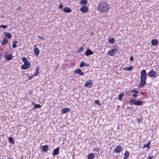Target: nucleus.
<instances>
[{
    "label": "nucleus",
    "mask_w": 159,
    "mask_h": 159,
    "mask_svg": "<svg viewBox=\"0 0 159 159\" xmlns=\"http://www.w3.org/2000/svg\"><path fill=\"white\" fill-rule=\"evenodd\" d=\"M110 9L109 5L104 2H100L97 7V10L99 12L105 13L107 12Z\"/></svg>",
    "instance_id": "obj_1"
},
{
    "label": "nucleus",
    "mask_w": 159,
    "mask_h": 159,
    "mask_svg": "<svg viewBox=\"0 0 159 159\" xmlns=\"http://www.w3.org/2000/svg\"><path fill=\"white\" fill-rule=\"evenodd\" d=\"M140 83L139 86L143 88L146 84L147 73L145 69L141 70L140 73Z\"/></svg>",
    "instance_id": "obj_2"
},
{
    "label": "nucleus",
    "mask_w": 159,
    "mask_h": 159,
    "mask_svg": "<svg viewBox=\"0 0 159 159\" xmlns=\"http://www.w3.org/2000/svg\"><path fill=\"white\" fill-rule=\"evenodd\" d=\"M129 103L132 105L141 106L143 104V102L140 101H137L134 98H131L129 101Z\"/></svg>",
    "instance_id": "obj_3"
},
{
    "label": "nucleus",
    "mask_w": 159,
    "mask_h": 159,
    "mask_svg": "<svg viewBox=\"0 0 159 159\" xmlns=\"http://www.w3.org/2000/svg\"><path fill=\"white\" fill-rule=\"evenodd\" d=\"M147 75L151 78H155L157 76L156 72L152 70H150L148 73Z\"/></svg>",
    "instance_id": "obj_4"
},
{
    "label": "nucleus",
    "mask_w": 159,
    "mask_h": 159,
    "mask_svg": "<svg viewBox=\"0 0 159 159\" xmlns=\"http://www.w3.org/2000/svg\"><path fill=\"white\" fill-rule=\"evenodd\" d=\"M30 63L29 61L25 63L21 66V68L23 70H26L30 67Z\"/></svg>",
    "instance_id": "obj_5"
},
{
    "label": "nucleus",
    "mask_w": 159,
    "mask_h": 159,
    "mask_svg": "<svg viewBox=\"0 0 159 159\" xmlns=\"http://www.w3.org/2000/svg\"><path fill=\"white\" fill-rule=\"evenodd\" d=\"M89 10V7L85 5H83L80 8V11L84 13H86Z\"/></svg>",
    "instance_id": "obj_6"
},
{
    "label": "nucleus",
    "mask_w": 159,
    "mask_h": 159,
    "mask_svg": "<svg viewBox=\"0 0 159 159\" xmlns=\"http://www.w3.org/2000/svg\"><path fill=\"white\" fill-rule=\"evenodd\" d=\"M117 51V49L115 48L114 49H112L110 50L108 52V54L109 55L111 56H113L116 52Z\"/></svg>",
    "instance_id": "obj_7"
},
{
    "label": "nucleus",
    "mask_w": 159,
    "mask_h": 159,
    "mask_svg": "<svg viewBox=\"0 0 159 159\" xmlns=\"http://www.w3.org/2000/svg\"><path fill=\"white\" fill-rule=\"evenodd\" d=\"M122 148L121 146H118L116 147L114 149V152L116 153H119L121 151Z\"/></svg>",
    "instance_id": "obj_8"
},
{
    "label": "nucleus",
    "mask_w": 159,
    "mask_h": 159,
    "mask_svg": "<svg viewBox=\"0 0 159 159\" xmlns=\"http://www.w3.org/2000/svg\"><path fill=\"white\" fill-rule=\"evenodd\" d=\"M93 83L92 81L91 80H89L88 82L85 83L84 84V86L85 87H88L89 85H90L89 87H92V86Z\"/></svg>",
    "instance_id": "obj_9"
},
{
    "label": "nucleus",
    "mask_w": 159,
    "mask_h": 159,
    "mask_svg": "<svg viewBox=\"0 0 159 159\" xmlns=\"http://www.w3.org/2000/svg\"><path fill=\"white\" fill-rule=\"evenodd\" d=\"M75 73L79 74V75L82 76L84 75V73L80 69H78L76 70L75 71Z\"/></svg>",
    "instance_id": "obj_10"
},
{
    "label": "nucleus",
    "mask_w": 159,
    "mask_h": 159,
    "mask_svg": "<svg viewBox=\"0 0 159 159\" xmlns=\"http://www.w3.org/2000/svg\"><path fill=\"white\" fill-rule=\"evenodd\" d=\"M5 58L7 60H11L13 58V56L12 54H9L6 55L5 56Z\"/></svg>",
    "instance_id": "obj_11"
},
{
    "label": "nucleus",
    "mask_w": 159,
    "mask_h": 159,
    "mask_svg": "<svg viewBox=\"0 0 159 159\" xmlns=\"http://www.w3.org/2000/svg\"><path fill=\"white\" fill-rule=\"evenodd\" d=\"M59 147H57L54 150L52 153V154L53 156H54L58 154L59 152Z\"/></svg>",
    "instance_id": "obj_12"
},
{
    "label": "nucleus",
    "mask_w": 159,
    "mask_h": 159,
    "mask_svg": "<svg viewBox=\"0 0 159 159\" xmlns=\"http://www.w3.org/2000/svg\"><path fill=\"white\" fill-rule=\"evenodd\" d=\"M93 52H92L90 49H88L85 52V54L86 56L93 54Z\"/></svg>",
    "instance_id": "obj_13"
},
{
    "label": "nucleus",
    "mask_w": 159,
    "mask_h": 159,
    "mask_svg": "<svg viewBox=\"0 0 159 159\" xmlns=\"http://www.w3.org/2000/svg\"><path fill=\"white\" fill-rule=\"evenodd\" d=\"M129 152L128 151L126 150L124 154V157L123 159H127L129 157Z\"/></svg>",
    "instance_id": "obj_14"
},
{
    "label": "nucleus",
    "mask_w": 159,
    "mask_h": 159,
    "mask_svg": "<svg viewBox=\"0 0 159 159\" xmlns=\"http://www.w3.org/2000/svg\"><path fill=\"white\" fill-rule=\"evenodd\" d=\"M151 44L152 46H156L158 44V41L157 39H153L151 41Z\"/></svg>",
    "instance_id": "obj_15"
},
{
    "label": "nucleus",
    "mask_w": 159,
    "mask_h": 159,
    "mask_svg": "<svg viewBox=\"0 0 159 159\" xmlns=\"http://www.w3.org/2000/svg\"><path fill=\"white\" fill-rule=\"evenodd\" d=\"M63 11L66 13H68L71 12L72 10L67 7H65L63 9Z\"/></svg>",
    "instance_id": "obj_16"
},
{
    "label": "nucleus",
    "mask_w": 159,
    "mask_h": 159,
    "mask_svg": "<svg viewBox=\"0 0 159 159\" xmlns=\"http://www.w3.org/2000/svg\"><path fill=\"white\" fill-rule=\"evenodd\" d=\"M34 52L36 56H38L39 53V51L37 48H35L34 49Z\"/></svg>",
    "instance_id": "obj_17"
},
{
    "label": "nucleus",
    "mask_w": 159,
    "mask_h": 159,
    "mask_svg": "<svg viewBox=\"0 0 159 159\" xmlns=\"http://www.w3.org/2000/svg\"><path fill=\"white\" fill-rule=\"evenodd\" d=\"M94 157V154L92 153L89 154L87 156L88 159H93Z\"/></svg>",
    "instance_id": "obj_18"
},
{
    "label": "nucleus",
    "mask_w": 159,
    "mask_h": 159,
    "mask_svg": "<svg viewBox=\"0 0 159 159\" xmlns=\"http://www.w3.org/2000/svg\"><path fill=\"white\" fill-rule=\"evenodd\" d=\"M48 148V147L47 145H45L42 146V150L44 152H46Z\"/></svg>",
    "instance_id": "obj_19"
},
{
    "label": "nucleus",
    "mask_w": 159,
    "mask_h": 159,
    "mask_svg": "<svg viewBox=\"0 0 159 159\" xmlns=\"http://www.w3.org/2000/svg\"><path fill=\"white\" fill-rule=\"evenodd\" d=\"M5 35L8 39H10L12 37V35L10 33L5 32L4 33Z\"/></svg>",
    "instance_id": "obj_20"
},
{
    "label": "nucleus",
    "mask_w": 159,
    "mask_h": 159,
    "mask_svg": "<svg viewBox=\"0 0 159 159\" xmlns=\"http://www.w3.org/2000/svg\"><path fill=\"white\" fill-rule=\"evenodd\" d=\"M39 73V68L38 67H37L35 69V72L34 74L33 75V76H37Z\"/></svg>",
    "instance_id": "obj_21"
},
{
    "label": "nucleus",
    "mask_w": 159,
    "mask_h": 159,
    "mask_svg": "<svg viewBox=\"0 0 159 159\" xmlns=\"http://www.w3.org/2000/svg\"><path fill=\"white\" fill-rule=\"evenodd\" d=\"M70 110V109L68 108H65L61 109L62 112L63 113H65L68 111H69Z\"/></svg>",
    "instance_id": "obj_22"
},
{
    "label": "nucleus",
    "mask_w": 159,
    "mask_h": 159,
    "mask_svg": "<svg viewBox=\"0 0 159 159\" xmlns=\"http://www.w3.org/2000/svg\"><path fill=\"white\" fill-rule=\"evenodd\" d=\"M88 3V0H81L80 2V3L81 5H86Z\"/></svg>",
    "instance_id": "obj_23"
},
{
    "label": "nucleus",
    "mask_w": 159,
    "mask_h": 159,
    "mask_svg": "<svg viewBox=\"0 0 159 159\" xmlns=\"http://www.w3.org/2000/svg\"><path fill=\"white\" fill-rule=\"evenodd\" d=\"M8 140L9 142L12 144H15V142L14 139L11 137H9L8 138Z\"/></svg>",
    "instance_id": "obj_24"
},
{
    "label": "nucleus",
    "mask_w": 159,
    "mask_h": 159,
    "mask_svg": "<svg viewBox=\"0 0 159 159\" xmlns=\"http://www.w3.org/2000/svg\"><path fill=\"white\" fill-rule=\"evenodd\" d=\"M17 41H14L12 42V47L13 48H16L17 46L16 43H17Z\"/></svg>",
    "instance_id": "obj_25"
},
{
    "label": "nucleus",
    "mask_w": 159,
    "mask_h": 159,
    "mask_svg": "<svg viewBox=\"0 0 159 159\" xmlns=\"http://www.w3.org/2000/svg\"><path fill=\"white\" fill-rule=\"evenodd\" d=\"M8 41L7 39H4L2 42V45L3 46L4 44L8 43Z\"/></svg>",
    "instance_id": "obj_26"
},
{
    "label": "nucleus",
    "mask_w": 159,
    "mask_h": 159,
    "mask_svg": "<svg viewBox=\"0 0 159 159\" xmlns=\"http://www.w3.org/2000/svg\"><path fill=\"white\" fill-rule=\"evenodd\" d=\"M114 41L115 39L111 37L108 39V42L111 43H114Z\"/></svg>",
    "instance_id": "obj_27"
},
{
    "label": "nucleus",
    "mask_w": 159,
    "mask_h": 159,
    "mask_svg": "<svg viewBox=\"0 0 159 159\" xmlns=\"http://www.w3.org/2000/svg\"><path fill=\"white\" fill-rule=\"evenodd\" d=\"M124 95V94L123 93H120L118 97V100L120 101H122V97Z\"/></svg>",
    "instance_id": "obj_28"
},
{
    "label": "nucleus",
    "mask_w": 159,
    "mask_h": 159,
    "mask_svg": "<svg viewBox=\"0 0 159 159\" xmlns=\"http://www.w3.org/2000/svg\"><path fill=\"white\" fill-rule=\"evenodd\" d=\"M151 141H150L148 143L144 145H143V148H147L148 149H150V147L149 146L150 143Z\"/></svg>",
    "instance_id": "obj_29"
},
{
    "label": "nucleus",
    "mask_w": 159,
    "mask_h": 159,
    "mask_svg": "<svg viewBox=\"0 0 159 159\" xmlns=\"http://www.w3.org/2000/svg\"><path fill=\"white\" fill-rule=\"evenodd\" d=\"M101 150V149L98 147H95L93 149V151L95 152H99Z\"/></svg>",
    "instance_id": "obj_30"
},
{
    "label": "nucleus",
    "mask_w": 159,
    "mask_h": 159,
    "mask_svg": "<svg viewBox=\"0 0 159 159\" xmlns=\"http://www.w3.org/2000/svg\"><path fill=\"white\" fill-rule=\"evenodd\" d=\"M87 65H89V64L86 65L85 62L81 61L80 64V67H82L84 66H87Z\"/></svg>",
    "instance_id": "obj_31"
},
{
    "label": "nucleus",
    "mask_w": 159,
    "mask_h": 159,
    "mask_svg": "<svg viewBox=\"0 0 159 159\" xmlns=\"http://www.w3.org/2000/svg\"><path fill=\"white\" fill-rule=\"evenodd\" d=\"M21 60L24 63L29 62L25 57H22Z\"/></svg>",
    "instance_id": "obj_32"
},
{
    "label": "nucleus",
    "mask_w": 159,
    "mask_h": 159,
    "mask_svg": "<svg viewBox=\"0 0 159 159\" xmlns=\"http://www.w3.org/2000/svg\"><path fill=\"white\" fill-rule=\"evenodd\" d=\"M34 107L35 108H40L41 107V106L39 104H34Z\"/></svg>",
    "instance_id": "obj_33"
},
{
    "label": "nucleus",
    "mask_w": 159,
    "mask_h": 159,
    "mask_svg": "<svg viewBox=\"0 0 159 159\" xmlns=\"http://www.w3.org/2000/svg\"><path fill=\"white\" fill-rule=\"evenodd\" d=\"M127 70L130 71L133 69L132 66H130L129 67H126Z\"/></svg>",
    "instance_id": "obj_34"
},
{
    "label": "nucleus",
    "mask_w": 159,
    "mask_h": 159,
    "mask_svg": "<svg viewBox=\"0 0 159 159\" xmlns=\"http://www.w3.org/2000/svg\"><path fill=\"white\" fill-rule=\"evenodd\" d=\"M131 93H138V91L135 89H133L130 91Z\"/></svg>",
    "instance_id": "obj_35"
},
{
    "label": "nucleus",
    "mask_w": 159,
    "mask_h": 159,
    "mask_svg": "<svg viewBox=\"0 0 159 159\" xmlns=\"http://www.w3.org/2000/svg\"><path fill=\"white\" fill-rule=\"evenodd\" d=\"M84 50V48L83 47H80L78 50L77 52H80Z\"/></svg>",
    "instance_id": "obj_36"
},
{
    "label": "nucleus",
    "mask_w": 159,
    "mask_h": 159,
    "mask_svg": "<svg viewBox=\"0 0 159 159\" xmlns=\"http://www.w3.org/2000/svg\"><path fill=\"white\" fill-rule=\"evenodd\" d=\"M7 27V26L5 25H0V28H2L3 29H5Z\"/></svg>",
    "instance_id": "obj_37"
},
{
    "label": "nucleus",
    "mask_w": 159,
    "mask_h": 159,
    "mask_svg": "<svg viewBox=\"0 0 159 159\" xmlns=\"http://www.w3.org/2000/svg\"><path fill=\"white\" fill-rule=\"evenodd\" d=\"M95 102L96 104H97L98 105H100V101L98 100H97V101H95Z\"/></svg>",
    "instance_id": "obj_38"
},
{
    "label": "nucleus",
    "mask_w": 159,
    "mask_h": 159,
    "mask_svg": "<svg viewBox=\"0 0 159 159\" xmlns=\"http://www.w3.org/2000/svg\"><path fill=\"white\" fill-rule=\"evenodd\" d=\"M132 96L134 98H137V96H138V95H137L136 94L134 93V94H132Z\"/></svg>",
    "instance_id": "obj_39"
},
{
    "label": "nucleus",
    "mask_w": 159,
    "mask_h": 159,
    "mask_svg": "<svg viewBox=\"0 0 159 159\" xmlns=\"http://www.w3.org/2000/svg\"><path fill=\"white\" fill-rule=\"evenodd\" d=\"M38 38L39 39H41L42 40H43V39H44L43 37H42V36H38Z\"/></svg>",
    "instance_id": "obj_40"
},
{
    "label": "nucleus",
    "mask_w": 159,
    "mask_h": 159,
    "mask_svg": "<svg viewBox=\"0 0 159 159\" xmlns=\"http://www.w3.org/2000/svg\"><path fill=\"white\" fill-rule=\"evenodd\" d=\"M21 7H17V11H20L21 10Z\"/></svg>",
    "instance_id": "obj_41"
},
{
    "label": "nucleus",
    "mask_w": 159,
    "mask_h": 159,
    "mask_svg": "<svg viewBox=\"0 0 159 159\" xmlns=\"http://www.w3.org/2000/svg\"><path fill=\"white\" fill-rule=\"evenodd\" d=\"M130 60L132 61H134V58H133V57L132 56H131L130 57Z\"/></svg>",
    "instance_id": "obj_42"
},
{
    "label": "nucleus",
    "mask_w": 159,
    "mask_h": 159,
    "mask_svg": "<svg viewBox=\"0 0 159 159\" xmlns=\"http://www.w3.org/2000/svg\"><path fill=\"white\" fill-rule=\"evenodd\" d=\"M63 7V5L62 4H60L59 6V8L61 9Z\"/></svg>",
    "instance_id": "obj_43"
},
{
    "label": "nucleus",
    "mask_w": 159,
    "mask_h": 159,
    "mask_svg": "<svg viewBox=\"0 0 159 159\" xmlns=\"http://www.w3.org/2000/svg\"><path fill=\"white\" fill-rule=\"evenodd\" d=\"M34 76H33V75L30 77H29V78L28 80H31L32 79V78Z\"/></svg>",
    "instance_id": "obj_44"
},
{
    "label": "nucleus",
    "mask_w": 159,
    "mask_h": 159,
    "mask_svg": "<svg viewBox=\"0 0 159 159\" xmlns=\"http://www.w3.org/2000/svg\"><path fill=\"white\" fill-rule=\"evenodd\" d=\"M137 120L138 123H139L140 122V119L139 118H138L137 119Z\"/></svg>",
    "instance_id": "obj_45"
},
{
    "label": "nucleus",
    "mask_w": 159,
    "mask_h": 159,
    "mask_svg": "<svg viewBox=\"0 0 159 159\" xmlns=\"http://www.w3.org/2000/svg\"><path fill=\"white\" fill-rule=\"evenodd\" d=\"M2 56V54L1 52H0V59H1Z\"/></svg>",
    "instance_id": "obj_46"
},
{
    "label": "nucleus",
    "mask_w": 159,
    "mask_h": 159,
    "mask_svg": "<svg viewBox=\"0 0 159 159\" xmlns=\"http://www.w3.org/2000/svg\"><path fill=\"white\" fill-rule=\"evenodd\" d=\"M123 70H127L126 67L124 68Z\"/></svg>",
    "instance_id": "obj_47"
},
{
    "label": "nucleus",
    "mask_w": 159,
    "mask_h": 159,
    "mask_svg": "<svg viewBox=\"0 0 159 159\" xmlns=\"http://www.w3.org/2000/svg\"><path fill=\"white\" fill-rule=\"evenodd\" d=\"M91 35H93L94 34V33L93 32H91L90 33Z\"/></svg>",
    "instance_id": "obj_48"
},
{
    "label": "nucleus",
    "mask_w": 159,
    "mask_h": 159,
    "mask_svg": "<svg viewBox=\"0 0 159 159\" xmlns=\"http://www.w3.org/2000/svg\"><path fill=\"white\" fill-rule=\"evenodd\" d=\"M9 159H12V158H9Z\"/></svg>",
    "instance_id": "obj_49"
}]
</instances>
